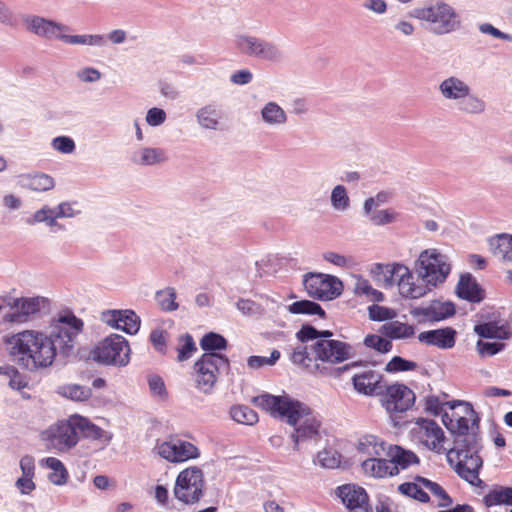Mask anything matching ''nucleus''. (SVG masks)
<instances>
[{"mask_svg":"<svg viewBox=\"0 0 512 512\" xmlns=\"http://www.w3.org/2000/svg\"><path fill=\"white\" fill-rule=\"evenodd\" d=\"M166 117V112L163 109L153 107L147 111L145 120L149 126L157 127L165 122Z\"/></svg>","mask_w":512,"mask_h":512,"instance_id":"61","label":"nucleus"},{"mask_svg":"<svg viewBox=\"0 0 512 512\" xmlns=\"http://www.w3.org/2000/svg\"><path fill=\"white\" fill-rule=\"evenodd\" d=\"M380 332L390 339H408L414 336L415 329L412 325L400 321H389L383 324Z\"/></svg>","mask_w":512,"mask_h":512,"instance_id":"35","label":"nucleus"},{"mask_svg":"<svg viewBox=\"0 0 512 512\" xmlns=\"http://www.w3.org/2000/svg\"><path fill=\"white\" fill-rule=\"evenodd\" d=\"M26 188L38 191L45 192L54 188V180L47 174L37 173L33 175H28L24 177V184Z\"/></svg>","mask_w":512,"mask_h":512,"instance_id":"39","label":"nucleus"},{"mask_svg":"<svg viewBox=\"0 0 512 512\" xmlns=\"http://www.w3.org/2000/svg\"><path fill=\"white\" fill-rule=\"evenodd\" d=\"M42 467L51 470L48 474L49 481L56 486H63L67 483L69 473L64 464L55 457H48L40 461Z\"/></svg>","mask_w":512,"mask_h":512,"instance_id":"33","label":"nucleus"},{"mask_svg":"<svg viewBox=\"0 0 512 512\" xmlns=\"http://www.w3.org/2000/svg\"><path fill=\"white\" fill-rule=\"evenodd\" d=\"M92 354L95 361L104 365L124 367L130 361L128 341L118 334H112L100 341Z\"/></svg>","mask_w":512,"mask_h":512,"instance_id":"10","label":"nucleus"},{"mask_svg":"<svg viewBox=\"0 0 512 512\" xmlns=\"http://www.w3.org/2000/svg\"><path fill=\"white\" fill-rule=\"evenodd\" d=\"M0 301L11 310L3 316V322L12 324L28 322L48 303V300L42 296L14 297L8 294L1 296Z\"/></svg>","mask_w":512,"mask_h":512,"instance_id":"9","label":"nucleus"},{"mask_svg":"<svg viewBox=\"0 0 512 512\" xmlns=\"http://www.w3.org/2000/svg\"><path fill=\"white\" fill-rule=\"evenodd\" d=\"M24 23L27 31L38 37L57 39L62 42L65 32L69 31V27L66 25L36 15L27 16Z\"/></svg>","mask_w":512,"mask_h":512,"instance_id":"17","label":"nucleus"},{"mask_svg":"<svg viewBox=\"0 0 512 512\" xmlns=\"http://www.w3.org/2000/svg\"><path fill=\"white\" fill-rule=\"evenodd\" d=\"M361 468L366 476L373 478H385L396 475V467L389 461L382 457L375 459H363Z\"/></svg>","mask_w":512,"mask_h":512,"instance_id":"26","label":"nucleus"},{"mask_svg":"<svg viewBox=\"0 0 512 512\" xmlns=\"http://www.w3.org/2000/svg\"><path fill=\"white\" fill-rule=\"evenodd\" d=\"M418 340L425 345L449 349L455 345L456 331L451 327L424 331L418 334Z\"/></svg>","mask_w":512,"mask_h":512,"instance_id":"22","label":"nucleus"},{"mask_svg":"<svg viewBox=\"0 0 512 512\" xmlns=\"http://www.w3.org/2000/svg\"><path fill=\"white\" fill-rule=\"evenodd\" d=\"M337 495L350 512H372L368 495L364 488L346 484L337 489Z\"/></svg>","mask_w":512,"mask_h":512,"instance_id":"20","label":"nucleus"},{"mask_svg":"<svg viewBox=\"0 0 512 512\" xmlns=\"http://www.w3.org/2000/svg\"><path fill=\"white\" fill-rule=\"evenodd\" d=\"M303 285L310 297L319 300H332L342 292V283L338 278L321 273L305 275Z\"/></svg>","mask_w":512,"mask_h":512,"instance_id":"14","label":"nucleus"},{"mask_svg":"<svg viewBox=\"0 0 512 512\" xmlns=\"http://www.w3.org/2000/svg\"><path fill=\"white\" fill-rule=\"evenodd\" d=\"M121 330L128 334H135L140 328V318L132 310H121Z\"/></svg>","mask_w":512,"mask_h":512,"instance_id":"48","label":"nucleus"},{"mask_svg":"<svg viewBox=\"0 0 512 512\" xmlns=\"http://www.w3.org/2000/svg\"><path fill=\"white\" fill-rule=\"evenodd\" d=\"M101 320L112 328L121 330V310H107L102 312Z\"/></svg>","mask_w":512,"mask_h":512,"instance_id":"63","label":"nucleus"},{"mask_svg":"<svg viewBox=\"0 0 512 512\" xmlns=\"http://www.w3.org/2000/svg\"><path fill=\"white\" fill-rule=\"evenodd\" d=\"M474 331L484 338L504 339L508 337V330L504 326H498L496 323L488 322L476 325Z\"/></svg>","mask_w":512,"mask_h":512,"instance_id":"44","label":"nucleus"},{"mask_svg":"<svg viewBox=\"0 0 512 512\" xmlns=\"http://www.w3.org/2000/svg\"><path fill=\"white\" fill-rule=\"evenodd\" d=\"M388 454L390 457L389 461L396 467V475L400 470L419 463V458L414 452L405 450L400 446L391 447Z\"/></svg>","mask_w":512,"mask_h":512,"instance_id":"34","label":"nucleus"},{"mask_svg":"<svg viewBox=\"0 0 512 512\" xmlns=\"http://www.w3.org/2000/svg\"><path fill=\"white\" fill-rule=\"evenodd\" d=\"M195 117L198 125L206 130H218L222 125V112L215 103H209L199 108Z\"/></svg>","mask_w":512,"mask_h":512,"instance_id":"28","label":"nucleus"},{"mask_svg":"<svg viewBox=\"0 0 512 512\" xmlns=\"http://www.w3.org/2000/svg\"><path fill=\"white\" fill-rule=\"evenodd\" d=\"M445 427L454 435L453 447L447 451V460L455 472L476 487H482L479 478L483 460L479 455L482 448L477 434L478 418L469 403L453 401L449 411L442 415Z\"/></svg>","mask_w":512,"mask_h":512,"instance_id":"2","label":"nucleus"},{"mask_svg":"<svg viewBox=\"0 0 512 512\" xmlns=\"http://www.w3.org/2000/svg\"><path fill=\"white\" fill-rule=\"evenodd\" d=\"M0 24L13 27L17 24V19L11 8L0 0Z\"/></svg>","mask_w":512,"mask_h":512,"instance_id":"64","label":"nucleus"},{"mask_svg":"<svg viewBox=\"0 0 512 512\" xmlns=\"http://www.w3.org/2000/svg\"><path fill=\"white\" fill-rule=\"evenodd\" d=\"M167 153L162 148L143 146L132 153L131 161L139 166H154L165 163Z\"/></svg>","mask_w":512,"mask_h":512,"instance_id":"27","label":"nucleus"},{"mask_svg":"<svg viewBox=\"0 0 512 512\" xmlns=\"http://www.w3.org/2000/svg\"><path fill=\"white\" fill-rule=\"evenodd\" d=\"M453 402H442L438 396L429 395L425 398V410L433 415L444 414Z\"/></svg>","mask_w":512,"mask_h":512,"instance_id":"55","label":"nucleus"},{"mask_svg":"<svg viewBox=\"0 0 512 512\" xmlns=\"http://www.w3.org/2000/svg\"><path fill=\"white\" fill-rule=\"evenodd\" d=\"M260 119L266 127L279 129L287 124L288 114L277 102L268 101L260 109Z\"/></svg>","mask_w":512,"mask_h":512,"instance_id":"24","label":"nucleus"},{"mask_svg":"<svg viewBox=\"0 0 512 512\" xmlns=\"http://www.w3.org/2000/svg\"><path fill=\"white\" fill-rule=\"evenodd\" d=\"M493 255L502 261H512V236L498 235L489 242Z\"/></svg>","mask_w":512,"mask_h":512,"instance_id":"37","label":"nucleus"},{"mask_svg":"<svg viewBox=\"0 0 512 512\" xmlns=\"http://www.w3.org/2000/svg\"><path fill=\"white\" fill-rule=\"evenodd\" d=\"M287 310L293 315H319L322 318L325 316L321 306L310 300L295 301L287 306Z\"/></svg>","mask_w":512,"mask_h":512,"instance_id":"40","label":"nucleus"},{"mask_svg":"<svg viewBox=\"0 0 512 512\" xmlns=\"http://www.w3.org/2000/svg\"><path fill=\"white\" fill-rule=\"evenodd\" d=\"M416 19L426 24V29L437 36L452 33L461 27V18L450 4L434 0L413 11Z\"/></svg>","mask_w":512,"mask_h":512,"instance_id":"4","label":"nucleus"},{"mask_svg":"<svg viewBox=\"0 0 512 512\" xmlns=\"http://www.w3.org/2000/svg\"><path fill=\"white\" fill-rule=\"evenodd\" d=\"M368 313L369 318L373 321H392L397 316V312L394 309L376 304L368 307Z\"/></svg>","mask_w":512,"mask_h":512,"instance_id":"53","label":"nucleus"},{"mask_svg":"<svg viewBox=\"0 0 512 512\" xmlns=\"http://www.w3.org/2000/svg\"><path fill=\"white\" fill-rule=\"evenodd\" d=\"M60 393L74 401H85L91 396V389L88 387L70 384L60 388Z\"/></svg>","mask_w":512,"mask_h":512,"instance_id":"46","label":"nucleus"},{"mask_svg":"<svg viewBox=\"0 0 512 512\" xmlns=\"http://www.w3.org/2000/svg\"><path fill=\"white\" fill-rule=\"evenodd\" d=\"M75 422L76 415H72L67 421L59 422L47 429L44 433L47 446L59 452H66L75 447L79 440Z\"/></svg>","mask_w":512,"mask_h":512,"instance_id":"13","label":"nucleus"},{"mask_svg":"<svg viewBox=\"0 0 512 512\" xmlns=\"http://www.w3.org/2000/svg\"><path fill=\"white\" fill-rule=\"evenodd\" d=\"M179 344L177 359L180 362L189 359L193 352L197 350L195 342L189 334L181 336L179 339Z\"/></svg>","mask_w":512,"mask_h":512,"instance_id":"52","label":"nucleus"},{"mask_svg":"<svg viewBox=\"0 0 512 512\" xmlns=\"http://www.w3.org/2000/svg\"><path fill=\"white\" fill-rule=\"evenodd\" d=\"M421 480L427 479L421 476H416L413 482H405L400 484L397 488L398 492L406 497L413 498L420 502H428L430 498L428 493L425 491L426 488L424 487Z\"/></svg>","mask_w":512,"mask_h":512,"instance_id":"36","label":"nucleus"},{"mask_svg":"<svg viewBox=\"0 0 512 512\" xmlns=\"http://www.w3.org/2000/svg\"><path fill=\"white\" fill-rule=\"evenodd\" d=\"M415 395L403 384H393L386 388L383 406L390 413L407 411L414 403Z\"/></svg>","mask_w":512,"mask_h":512,"instance_id":"19","label":"nucleus"},{"mask_svg":"<svg viewBox=\"0 0 512 512\" xmlns=\"http://www.w3.org/2000/svg\"><path fill=\"white\" fill-rule=\"evenodd\" d=\"M329 330H317L311 325H303L296 333L302 343L313 341L310 345H298L291 354L294 364L306 368L311 373L329 376L335 372L333 365L349 359L353 354L351 345L332 339Z\"/></svg>","mask_w":512,"mask_h":512,"instance_id":"3","label":"nucleus"},{"mask_svg":"<svg viewBox=\"0 0 512 512\" xmlns=\"http://www.w3.org/2000/svg\"><path fill=\"white\" fill-rule=\"evenodd\" d=\"M204 489L203 471L196 466H191L178 474L173 493L178 501L184 504H194L200 501Z\"/></svg>","mask_w":512,"mask_h":512,"instance_id":"11","label":"nucleus"},{"mask_svg":"<svg viewBox=\"0 0 512 512\" xmlns=\"http://www.w3.org/2000/svg\"><path fill=\"white\" fill-rule=\"evenodd\" d=\"M397 213L390 209L374 211L370 215V220L375 225H385L396 220Z\"/></svg>","mask_w":512,"mask_h":512,"instance_id":"60","label":"nucleus"},{"mask_svg":"<svg viewBox=\"0 0 512 512\" xmlns=\"http://www.w3.org/2000/svg\"><path fill=\"white\" fill-rule=\"evenodd\" d=\"M232 419L240 424L253 425L258 422L257 413L245 405L233 406L230 410Z\"/></svg>","mask_w":512,"mask_h":512,"instance_id":"43","label":"nucleus"},{"mask_svg":"<svg viewBox=\"0 0 512 512\" xmlns=\"http://www.w3.org/2000/svg\"><path fill=\"white\" fill-rule=\"evenodd\" d=\"M155 451L161 458L172 463L184 462L199 455L196 446L179 438H170L158 442L155 446Z\"/></svg>","mask_w":512,"mask_h":512,"instance_id":"16","label":"nucleus"},{"mask_svg":"<svg viewBox=\"0 0 512 512\" xmlns=\"http://www.w3.org/2000/svg\"><path fill=\"white\" fill-rule=\"evenodd\" d=\"M74 425L77 427L78 434L81 433L85 438L96 440L104 445H107L112 440V433L103 430L96 426L89 419L76 415V422Z\"/></svg>","mask_w":512,"mask_h":512,"instance_id":"31","label":"nucleus"},{"mask_svg":"<svg viewBox=\"0 0 512 512\" xmlns=\"http://www.w3.org/2000/svg\"><path fill=\"white\" fill-rule=\"evenodd\" d=\"M232 42L234 48L246 57L270 63L280 62L284 57L278 44L249 33H236Z\"/></svg>","mask_w":512,"mask_h":512,"instance_id":"7","label":"nucleus"},{"mask_svg":"<svg viewBox=\"0 0 512 512\" xmlns=\"http://www.w3.org/2000/svg\"><path fill=\"white\" fill-rule=\"evenodd\" d=\"M357 452L363 459H375L385 454V443L374 435L362 436L356 446Z\"/></svg>","mask_w":512,"mask_h":512,"instance_id":"30","label":"nucleus"},{"mask_svg":"<svg viewBox=\"0 0 512 512\" xmlns=\"http://www.w3.org/2000/svg\"><path fill=\"white\" fill-rule=\"evenodd\" d=\"M378 269L382 270L387 285L396 284L399 294L406 299H419L426 296L433 290L429 283L415 279L410 269L400 263L387 265H378Z\"/></svg>","mask_w":512,"mask_h":512,"instance_id":"5","label":"nucleus"},{"mask_svg":"<svg viewBox=\"0 0 512 512\" xmlns=\"http://www.w3.org/2000/svg\"><path fill=\"white\" fill-rule=\"evenodd\" d=\"M471 88L466 81L455 75L446 77L438 86L439 93L443 99L453 104Z\"/></svg>","mask_w":512,"mask_h":512,"instance_id":"23","label":"nucleus"},{"mask_svg":"<svg viewBox=\"0 0 512 512\" xmlns=\"http://www.w3.org/2000/svg\"><path fill=\"white\" fill-rule=\"evenodd\" d=\"M200 345L205 351L223 350L226 348L227 341L220 334L210 332L201 339Z\"/></svg>","mask_w":512,"mask_h":512,"instance_id":"50","label":"nucleus"},{"mask_svg":"<svg viewBox=\"0 0 512 512\" xmlns=\"http://www.w3.org/2000/svg\"><path fill=\"white\" fill-rule=\"evenodd\" d=\"M83 326L81 319L67 312L61 314L48 331L25 329L10 333L3 337V344L13 362L36 372L50 367L57 354L69 356Z\"/></svg>","mask_w":512,"mask_h":512,"instance_id":"1","label":"nucleus"},{"mask_svg":"<svg viewBox=\"0 0 512 512\" xmlns=\"http://www.w3.org/2000/svg\"><path fill=\"white\" fill-rule=\"evenodd\" d=\"M415 439L428 450L437 454L447 452L444 447L445 434L443 429L433 420L418 419L412 429Z\"/></svg>","mask_w":512,"mask_h":512,"instance_id":"15","label":"nucleus"},{"mask_svg":"<svg viewBox=\"0 0 512 512\" xmlns=\"http://www.w3.org/2000/svg\"><path fill=\"white\" fill-rule=\"evenodd\" d=\"M76 77L84 83H95L100 80L101 72L93 67H85L76 72Z\"/></svg>","mask_w":512,"mask_h":512,"instance_id":"62","label":"nucleus"},{"mask_svg":"<svg viewBox=\"0 0 512 512\" xmlns=\"http://www.w3.org/2000/svg\"><path fill=\"white\" fill-rule=\"evenodd\" d=\"M364 344L380 353H387L392 349V343L388 339L374 334L367 335Z\"/></svg>","mask_w":512,"mask_h":512,"instance_id":"54","label":"nucleus"},{"mask_svg":"<svg viewBox=\"0 0 512 512\" xmlns=\"http://www.w3.org/2000/svg\"><path fill=\"white\" fill-rule=\"evenodd\" d=\"M148 385H149L150 392L154 397H157L161 400H163L167 397V390L165 387V383L160 376H158L156 374L149 375L148 376Z\"/></svg>","mask_w":512,"mask_h":512,"instance_id":"58","label":"nucleus"},{"mask_svg":"<svg viewBox=\"0 0 512 512\" xmlns=\"http://www.w3.org/2000/svg\"><path fill=\"white\" fill-rule=\"evenodd\" d=\"M454 105L460 114L466 116H478L484 114L487 110L485 100L474 93L472 88L455 102Z\"/></svg>","mask_w":512,"mask_h":512,"instance_id":"25","label":"nucleus"},{"mask_svg":"<svg viewBox=\"0 0 512 512\" xmlns=\"http://www.w3.org/2000/svg\"><path fill=\"white\" fill-rule=\"evenodd\" d=\"M285 420L294 427V432L291 434L294 450L298 451L301 444L318 438L320 422L305 404L298 402Z\"/></svg>","mask_w":512,"mask_h":512,"instance_id":"8","label":"nucleus"},{"mask_svg":"<svg viewBox=\"0 0 512 512\" xmlns=\"http://www.w3.org/2000/svg\"><path fill=\"white\" fill-rule=\"evenodd\" d=\"M298 402L287 395L274 396L268 393L252 398V403L255 406L281 419H286Z\"/></svg>","mask_w":512,"mask_h":512,"instance_id":"18","label":"nucleus"},{"mask_svg":"<svg viewBox=\"0 0 512 512\" xmlns=\"http://www.w3.org/2000/svg\"><path fill=\"white\" fill-rule=\"evenodd\" d=\"M323 468L334 469L340 464V455L333 449H324L317 454L316 461Z\"/></svg>","mask_w":512,"mask_h":512,"instance_id":"49","label":"nucleus"},{"mask_svg":"<svg viewBox=\"0 0 512 512\" xmlns=\"http://www.w3.org/2000/svg\"><path fill=\"white\" fill-rule=\"evenodd\" d=\"M353 291L358 296H365L370 301L380 302L384 299L382 292L374 289L370 282L362 277L355 278Z\"/></svg>","mask_w":512,"mask_h":512,"instance_id":"41","label":"nucleus"},{"mask_svg":"<svg viewBox=\"0 0 512 512\" xmlns=\"http://www.w3.org/2000/svg\"><path fill=\"white\" fill-rule=\"evenodd\" d=\"M280 358V352L274 349L269 357L265 356H250L247 359V365L251 369H260L264 366H273Z\"/></svg>","mask_w":512,"mask_h":512,"instance_id":"51","label":"nucleus"},{"mask_svg":"<svg viewBox=\"0 0 512 512\" xmlns=\"http://www.w3.org/2000/svg\"><path fill=\"white\" fill-rule=\"evenodd\" d=\"M417 364L413 361H408L400 356H394L386 365L385 370L390 373L399 371H411L416 369Z\"/></svg>","mask_w":512,"mask_h":512,"instance_id":"56","label":"nucleus"},{"mask_svg":"<svg viewBox=\"0 0 512 512\" xmlns=\"http://www.w3.org/2000/svg\"><path fill=\"white\" fill-rule=\"evenodd\" d=\"M156 299L159 305L166 311H173L178 307V304L175 302L176 293L172 288L158 292Z\"/></svg>","mask_w":512,"mask_h":512,"instance_id":"57","label":"nucleus"},{"mask_svg":"<svg viewBox=\"0 0 512 512\" xmlns=\"http://www.w3.org/2000/svg\"><path fill=\"white\" fill-rule=\"evenodd\" d=\"M227 365L228 360L220 354H203L193 367L192 378L196 388L205 394L210 393L217 382L220 368Z\"/></svg>","mask_w":512,"mask_h":512,"instance_id":"12","label":"nucleus"},{"mask_svg":"<svg viewBox=\"0 0 512 512\" xmlns=\"http://www.w3.org/2000/svg\"><path fill=\"white\" fill-rule=\"evenodd\" d=\"M63 42L70 45L90 46L98 48H103L107 45L106 37L101 34L69 35L67 32H65Z\"/></svg>","mask_w":512,"mask_h":512,"instance_id":"38","label":"nucleus"},{"mask_svg":"<svg viewBox=\"0 0 512 512\" xmlns=\"http://www.w3.org/2000/svg\"><path fill=\"white\" fill-rule=\"evenodd\" d=\"M421 482L426 490L430 491V493L436 498L437 505L439 507H447L451 505L452 499L438 483L432 482L429 479L421 480Z\"/></svg>","mask_w":512,"mask_h":512,"instance_id":"47","label":"nucleus"},{"mask_svg":"<svg viewBox=\"0 0 512 512\" xmlns=\"http://www.w3.org/2000/svg\"><path fill=\"white\" fill-rule=\"evenodd\" d=\"M382 376L372 370L365 371L353 376L354 388L362 394L374 395L382 392L380 385Z\"/></svg>","mask_w":512,"mask_h":512,"instance_id":"29","label":"nucleus"},{"mask_svg":"<svg viewBox=\"0 0 512 512\" xmlns=\"http://www.w3.org/2000/svg\"><path fill=\"white\" fill-rule=\"evenodd\" d=\"M411 315L423 322H438L455 314V306L452 302L434 300L426 306L415 307Z\"/></svg>","mask_w":512,"mask_h":512,"instance_id":"21","label":"nucleus"},{"mask_svg":"<svg viewBox=\"0 0 512 512\" xmlns=\"http://www.w3.org/2000/svg\"><path fill=\"white\" fill-rule=\"evenodd\" d=\"M456 292L460 298L470 302L478 303L484 299V291L470 274L460 277Z\"/></svg>","mask_w":512,"mask_h":512,"instance_id":"32","label":"nucleus"},{"mask_svg":"<svg viewBox=\"0 0 512 512\" xmlns=\"http://www.w3.org/2000/svg\"><path fill=\"white\" fill-rule=\"evenodd\" d=\"M331 205L334 210L344 212L350 207V198L343 185H336L330 196Z\"/></svg>","mask_w":512,"mask_h":512,"instance_id":"45","label":"nucleus"},{"mask_svg":"<svg viewBox=\"0 0 512 512\" xmlns=\"http://www.w3.org/2000/svg\"><path fill=\"white\" fill-rule=\"evenodd\" d=\"M484 502L488 507L501 504L512 506V487L499 488L490 491L484 497ZM510 512H512V509L510 510Z\"/></svg>","mask_w":512,"mask_h":512,"instance_id":"42","label":"nucleus"},{"mask_svg":"<svg viewBox=\"0 0 512 512\" xmlns=\"http://www.w3.org/2000/svg\"><path fill=\"white\" fill-rule=\"evenodd\" d=\"M51 146L54 150L62 154H71L75 151V142L71 137L68 136H58L55 137Z\"/></svg>","mask_w":512,"mask_h":512,"instance_id":"59","label":"nucleus"},{"mask_svg":"<svg viewBox=\"0 0 512 512\" xmlns=\"http://www.w3.org/2000/svg\"><path fill=\"white\" fill-rule=\"evenodd\" d=\"M418 280L429 283L432 288L443 284L451 272L448 257L436 249H426L420 253L414 263Z\"/></svg>","mask_w":512,"mask_h":512,"instance_id":"6","label":"nucleus"}]
</instances>
